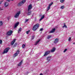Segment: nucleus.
<instances>
[{"mask_svg":"<svg viewBox=\"0 0 75 75\" xmlns=\"http://www.w3.org/2000/svg\"><path fill=\"white\" fill-rule=\"evenodd\" d=\"M56 50V48L55 47H53L52 49L50 51H46L45 54H44L43 56L44 57H45V56H47V55H48V54H50V52H55V51Z\"/></svg>","mask_w":75,"mask_h":75,"instance_id":"nucleus-1","label":"nucleus"},{"mask_svg":"<svg viewBox=\"0 0 75 75\" xmlns=\"http://www.w3.org/2000/svg\"><path fill=\"white\" fill-rule=\"evenodd\" d=\"M38 27H39V24L38 23L36 24L33 27V30H34V31H35V30L38 28Z\"/></svg>","mask_w":75,"mask_h":75,"instance_id":"nucleus-2","label":"nucleus"},{"mask_svg":"<svg viewBox=\"0 0 75 75\" xmlns=\"http://www.w3.org/2000/svg\"><path fill=\"white\" fill-rule=\"evenodd\" d=\"M20 13H21V12L20 11H19L15 15L14 17H15V18H18V17H19V15H20Z\"/></svg>","mask_w":75,"mask_h":75,"instance_id":"nucleus-3","label":"nucleus"},{"mask_svg":"<svg viewBox=\"0 0 75 75\" xmlns=\"http://www.w3.org/2000/svg\"><path fill=\"white\" fill-rule=\"evenodd\" d=\"M10 50L9 47H7L4 50L3 54H5V53H7L8 52L9 50Z\"/></svg>","mask_w":75,"mask_h":75,"instance_id":"nucleus-4","label":"nucleus"},{"mask_svg":"<svg viewBox=\"0 0 75 75\" xmlns=\"http://www.w3.org/2000/svg\"><path fill=\"white\" fill-rule=\"evenodd\" d=\"M25 0H23V1L21 2H20L18 4V6H21V5H23V4H24V3H25Z\"/></svg>","mask_w":75,"mask_h":75,"instance_id":"nucleus-5","label":"nucleus"},{"mask_svg":"<svg viewBox=\"0 0 75 75\" xmlns=\"http://www.w3.org/2000/svg\"><path fill=\"white\" fill-rule=\"evenodd\" d=\"M32 4H30L29 5L28 7V11H31V10L32 9Z\"/></svg>","mask_w":75,"mask_h":75,"instance_id":"nucleus-6","label":"nucleus"},{"mask_svg":"<svg viewBox=\"0 0 75 75\" xmlns=\"http://www.w3.org/2000/svg\"><path fill=\"white\" fill-rule=\"evenodd\" d=\"M19 51L18 50L16 51V52L14 54V57H16V56H17V55L19 54Z\"/></svg>","mask_w":75,"mask_h":75,"instance_id":"nucleus-7","label":"nucleus"},{"mask_svg":"<svg viewBox=\"0 0 75 75\" xmlns=\"http://www.w3.org/2000/svg\"><path fill=\"white\" fill-rule=\"evenodd\" d=\"M12 33L13 31L10 30L7 33V35H11V34H12Z\"/></svg>","mask_w":75,"mask_h":75,"instance_id":"nucleus-8","label":"nucleus"},{"mask_svg":"<svg viewBox=\"0 0 75 75\" xmlns=\"http://www.w3.org/2000/svg\"><path fill=\"white\" fill-rule=\"evenodd\" d=\"M56 30V29L55 28L52 29V30L50 32V33H54Z\"/></svg>","mask_w":75,"mask_h":75,"instance_id":"nucleus-9","label":"nucleus"},{"mask_svg":"<svg viewBox=\"0 0 75 75\" xmlns=\"http://www.w3.org/2000/svg\"><path fill=\"white\" fill-rule=\"evenodd\" d=\"M51 56H49L47 57V60L48 62H49L51 60Z\"/></svg>","mask_w":75,"mask_h":75,"instance_id":"nucleus-10","label":"nucleus"},{"mask_svg":"<svg viewBox=\"0 0 75 75\" xmlns=\"http://www.w3.org/2000/svg\"><path fill=\"white\" fill-rule=\"evenodd\" d=\"M58 41H59V40H58V38H57L55 39L54 41V43L56 44L58 42Z\"/></svg>","mask_w":75,"mask_h":75,"instance_id":"nucleus-11","label":"nucleus"},{"mask_svg":"<svg viewBox=\"0 0 75 75\" xmlns=\"http://www.w3.org/2000/svg\"><path fill=\"white\" fill-rule=\"evenodd\" d=\"M4 4L5 7H7L9 5V4L8 3L5 2Z\"/></svg>","mask_w":75,"mask_h":75,"instance_id":"nucleus-12","label":"nucleus"},{"mask_svg":"<svg viewBox=\"0 0 75 75\" xmlns=\"http://www.w3.org/2000/svg\"><path fill=\"white\" fill-rule=\"evenodd\" d=\"M45 17V15H43L42 16V17H41V18L40 19V21H41V20H42L43 18H44Z\"/></svg>","mask_w":75,"mask_h":75,"instance_id":"nucleus-13","label":"nucleus"},{"mask_svg":"<svg viewBox=\"0 0 75 75\" xmlns=\"http://www.w3.org/2000/svg\"><path fill=\"white\" fill-rule=\"evenodd\" d=\"M16 42V39H15L13 40V41L11 43V45H13V44H14V42Z\"/></svg>","mask_w":75,"mask_h":75,"instance_id":"nucleus-14","label":"nucleus"},{"mask_svg":"<svg viewBox=\"0 0 75 75\" xmlns=\"http://www.w3.org/2000/svg\"><path fill=\"white\" fill-rule=\"evenodd\" d=\"M18 24H19V23L17 22L15 24L14 26L15 28H16L18 25Z\"/></svg>","mask_w":75,"mask_h":75,"instance_id":"nucleus-15","label":"nucleus"},{"mask_svg":"<svg viewBox=\"0 0 75 75\" xmlns=\"http://www.w3.org/2000/svg\"><path fill=\"white\" fill-rule=\"evenodd\" d=\"M40 41V40H39L38 41H37L34 44V45H37L38 44V43Z\"/></svg>","mask_w":75,"mask_h":75,"instance_id":"nucleus-16","label":"nucleus"},{"mask_svg":"<svg viewBox=\"0 0 75 75\" xmlns=\"http://www.w3.org/2000/svg\"><path fill=\"white\" fill-rule=\"evenodd\" d=\"M23 63V61H21V62L19 63V64H18V66H20L21 64H22V63Z\"/></svg>","mask_w":75,"mask_h":75,"instance_id":"nucleus-17","label":"nucleus"},{"mask_svg":"<svg viewBox=\"0 0 75 75\" xmlns=\"http://www.w3.org/2000/svg\"><path fill=\"white\" fill-rule=\"evenodd\" d=\"M28 16H29V15H30V14H31V11H28Z\"/></svg>","mask_w":75,"mask_h":75,"instance_id":"nucleus-18","label":"nucleus"},{"mask_svg":"<svg viewBox=\"0 0 75 75\" xmlns=\"http://www.w3.org/2000/svg\"><path fill=\"white\" fill-rule=\"evenodd\" d=\"M22 28H20L18 30V33H20L21 32V31Z\"/></svg>","mask_w":75,"mask_h":75,"instance_id":"nucleus-19","label":"nucleus"},{"mask_svg":"<svg viewBox=\"0 0 75 75\" xmlns=\"http://www.w3.org/2000/svg\"><path fill=\"white\" fill-rule=\"evenodd\" d=\"M3 25V22L2 21H0V26Z\"/></svg>","mask_w":75,"mask_h":75,"instance_id":"nucleus-20","label":"nucleus"},{"mask_svg":"<svg viewBox=\"0 0 75 75\" xmlns=\"http://www.w3.org/2000/svg\"><path fill=\"white\" fill-rule=\"evenodd\" d=\"M64 5H63L62 6H61L60 7V8H61L62 9H64Z\"/></svg>","mask_w":75,"mask_h":75,"instance_id":"nucleus-21","label":"nucleus"},{"mask_svg":"<svg viewBox=\"0 0 75 75\" xmlns=\"http://www.w3.org/2000/svg\"><path fill=\"white\" fill-rule=\"evenodd\" d=\"M25 47V44H23L22 46V48H24Z\"/></svg>","mask_w":75,"mask_h":75,"instance_id":"nucleus-22","label":"nucleus"},{"mask_svg":"<svg viewBox=\"0 0 75 75\" xmlns=\"http://www.w3.org/2000/svg\"><path fill=\"white\" fill-rule=\"evenodd\" d=\"M64 25L62 26V28H64L65 27V28H67V26H66V25H65V23L64 24Z\"/></svg>","mask_w":75,"mask_h":75,"instance_id":"nucleus-23","label":"nucleus"},{"mask_svg":"<svg viewBox=\"0 0 75 75\" xmlns=\"http://www.w3.org/2000/svg\"><path fill=\"white\" fill-rule=\"evenodd\" d=\"M50 6H48L47 7V11H48V10H50Z\"/></svg>","mask_w":75,"mask_h":75,"instance_id":"nucleus-24","label":"nucleus"},{"mask_svg":"<svg viewBox=\"0 0 75 75\" xmlns=\"http://www.w3.org/2000/svg\"><path fill=\"white\" fill-rule=\"evenodd\" d=\"M51 35H48L47 38V39H50V38H51Z\"/></svg>","mask_w":75,"mask_h":75,"instance_id":"nucleus-25","label":"nucleus"},{"mask_svg":"<svg viewBox=\"0 0 75 75\" xmlns=\"http://www.w3.org/2000/svg\"><path fill=\"white\" fill-rule=\"evenodd\" d=\"M53 2H52L49 5V6H50V7L51 6H52V5L53 4Z\"/></svg>","mask_w":75,"mask_h":75,"instance_id":"nucleus-26","label":"nucleus"},{"mask_svg":"<svg viewBox=\"0 0 75 75\" xmlns=\"http://www.w3.org/2000/svg\"><path fill=\"white\" fill-rule=\"evenodd\" d=\"M67 51V49H65L63 51V52H66V51Z\"/></svg>","mask_w":75,"mask_h":75,"instance_id":"nucleus-27","label":"nucleus"},{"mask_svg":"<svg viewBox=\"0 0 75 75\" xmlns=\"http://www.w3.org/2000/svg\"><path fill=\"white\" fill-rule=\"evenodd\" d=\"M65 0H60V1L61 3H64Z\"/></svg>","mask_w":75,"mask_h":75,"instance_id":"nucleus-28","label":"nucleus"},{"mask_svg":"<svg viewBox=\"0 0 75 75\" xmlns=\"http://www.w3.org/2000/svg\"><path fill=\"white\" fill-rule=\"evenodd\" d=\"M65 0H60V1L61 3H64Z\"/></svg>","mask_w":75,"mask_h":75,"instance_id":"nucleus-29","label":"nucleus"},{"mask_svg":"<svg viewBox=\"0 0 75 75\" xmlns=\"http://www.w3.org/2000/svg\"><path fill=\"white\" fill-rule=\"evenodd\" d=\"M68 41H71V38H69L68 39Z\"/></svg>","mask_w":75,"mask_h":75,"instance_id":"nucleus-30","label":"nucleus"},{"mask_svg":"<svg viewBox=\"0 0 75 75\" xmlns=\"http://www.w3.org/2000/svg\"><path fill=\"white\" fill-rule=\"evenodd\" d=\"M28 21V19L25 20V23H27V21Z\"/></svg>","mask_w":75,"mask_h":75,"instance_id":"nucleus-31","label":"nucleus"},{"mask_svg":"<svg viewBox=\"0 0 75 75\" xmlns=\"http://www.w3.org/2000/svg\"><path fill=\"white\" fill-rule=\"evenodd\" d=\"M30 30H28V31H26V34H28V33H29V32H30Z\"/></svg>","mask_w":75,"mask_h":75,"instance_id":"nucleus-32","label":"nucleus"},{"mask_svg":"<svg viewBox=\"0 0 75 75\" xmlns=\"http://www.w3.org/2000/svg\"><path fill=\"white\" fill-rule=\"evenodd\" d=\"M2 44V40L0 39V44Z\"/></svg>","mask_w":75,"mask_h":75,"instance_id":"nucleus-33","label":"nucleus"},{"mask_svg":"<svg viewBox=\"0 0 75 75\" xmlns=\"http://www.w3.org/2000/svg\"><path fill=\"white\" fill-rule=\"evenodd\" d=\"M43 30V28H42L41 29H40V31H42Z\"/></svg>","mask_w":75,"mask_h":75,"instance_id":"nucleus-34","label":"nucleus"},{"mask_svg":"<svg viewBox=\"0 0 75 75\" xmlns=\"http://www.w3.org/2000/svg\"><path fill=\"white\" fill-rule=\"evenodd\" d=\"M10 18V16H9L8 17V21L9 20Z\"/></svg>","mask_w":75,"mask_h":75,"instance_id":"nucleus-35","label":"nucleus"},{"mask_svg":"<svg viewBox=\"0 0 75 75\" xmlns=\"http://www.w3.org/2000/svg\"><path fill=\"white\" fill-rule=\"evenodd\" d=\"M7 1H8V2H10V1H11V0H7Z\"/></svg>","mask_w":75,"mask_h":75,"instance_id":"nucleus-36","label":"nucleus"},{"mask_svg":"<svg viewBox=\"0 0 75 75\" xmlns=\"http://www.w3.org/2000/svg\"><path fill=\"white\" fill-rule=\"evenodd\" d=\"M34 36H33L32 37V40H33L34 39Z\"/></svg>","mask_w":75,"mask_h":75,"instance_id":"nucleus-37","label":"nucleus"},{"mask_svg":"<svg viewBox=\"0 0 75 75\" xmlns=\"http://www.w3.org/2000/svg\"><path fill=\"white\" fill-rule=\"evenodd\" d=\"M16 45H17V44H15V45H14V47H16Z\"/></svg>","mask_w":75,"mask_h":75,"instance_id":"nucleus-38","label":"nucleus"},{"mask_svg":"<svg viewBox=\"0 0 75 75\" xmlns=\"http://www.w3.org/2000/svg\"><path fill=\"white\" fill-rule=\"evenodd\" d=\"M1 3H2V1L0 2V4H1Z\"/></svg>","mask_w":75,"mask_h":75,"instance_id":"nucleus-39","label":"nucleus"},{"mask_svg":"<svg viewBox=\"0 0 75 75\" xmlns=\"http://www.w3.org/2000/svg\"><path fill=\"white\" fill-rule=\"evenodd\" d=\"M40 75H42V74H40Z\"/></svg>","mask_w":75,"mask_h":75,"instance_id":"nucleus-40","label":"nucleus"},{"mask_svg":"<svg viewBox=\"0 0 75 75\" xmlns=\"http://www.w3.org/2000/svg\"><path fill=\"white\" fill-rule=\"evenodd\" d=\"M73 44H74H74H75V42H74V43H73Z\"/></svg>","mask_w":75,"mask_h":75,"instance_id":"nucleus-41","label":"nucleus"},{"mask_svg":"<svg viewBox=\"0 0 75 75\" xmlns=\"http://www.w3.org/2000/svg\"><path fill=\"white\" fill-rule=\"evenodd\" d=\"M11 1H13L14 0H11Z\"/></svg>","mask_w":75,"mask_h":75,"instance_id":"nucleus-42","label":"nucleus"},{"mask_svg":"<svg viewBox=\"0 0 75 75\" xmlns=\"http://www.w3.org/2000/svg\"><path fill=\"white\" fill-rule=\"evenodd\" d=\"M40 16H41V15H40Z\"/></svg>","mask_w":75,"mask_h":75,"instance_id":"nucleus-43","label":"nucleus"},{"mask_svg":"<svg viewBox=\"0 0 75 75\" xmlns=\"http://www.w3.org/2000/svg\"><path fill=\"white\" fill-rule=\"evenodd\" d=\"M38 0V1H39V0Z\"/></svg>","mask_w":75,"mask_h":75,"instance_id":"nucleus-44","label":"nucleus"},{"mask_svg":"<svg viewBox=\"0 0 75 75\" xmlns=\"http://www.w3.org/2000/svg\"><path fill=\"white\" fill-rule=\"evenodd\" d=\"M0 8H1L0 7Z\"/></svg>","mask_w":75,"mask_h":75,"instance_id":"nucleus-45","label":"nucleus"}]
</instances>
